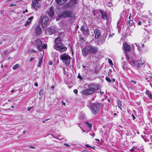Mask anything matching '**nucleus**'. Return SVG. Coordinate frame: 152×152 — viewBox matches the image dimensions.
I'll return each mask as SVG.
<instances>
[{
    "label": "nucleus",
    "mask_w": 152,
    "mask_h": 152,
    "mask_svg": "<svg viewBox=\"0 0 152 152\" xmlns=\"http://www.w3.org/2000/svg\"><path fill=\"white\" fill-rule=\"evenodd\" d=\"M77 2V0H71L66 4V7L68 8H72L75 6Z\"/></svg>",
    "instance_id": "423d86ee"
},
{
    "label": "nucleus",
    "mask_w": 152,
    "mask_h": 152,
    "mask_svg": "<svg viewBox=\"0 0 152 152\" xmlns=\"http://www.w3.org/2000/svg\"><path fill=\"white\" fill-rule=\"evenodd\" d=\"M28 12L27 10H26L25 11H24L23 12V13H25V12Z\"/></svg>",
    "instance_id": "a19ab883"
},
{
    "label": "nucleus",
    "mask_w": 152,
    "mask_h": 152,
    "mask_svg": "<svg viewBox=\"0 0 152 152\" xmlns=\"http://www.w3.org/2000/svg\"><path fill=\"white\" fill-rule=\"evenodd\" d=\"M106 80L108 82H110L111 81V80H110V79L108 77H107L106 78Z\"/></svg>",
    "instance_id": "2f4dec72"
},
{
    "label": "nucleus",
    "mask_w": 152,
    "mask_h": 152,
    "mask_svg": "<svg viewBox=\"0 0 152 152\" xmlns=\"http://www.w3.org/2000/svg\"><path fill=\"white\" fill-rule=\"evenodd\" d=\"M11 108H14V107L13 106H11Z\"/></svg>",
    "instance_id": "69168bd1"
},
{
    "label": "nucleus",
    "mask_w": 152,
    "mask_h": 152,
    "mask_svg": "<svg viewBox=\"0 0 152 152\" xmlns=\"http://www.w3.org/2000/svg\"><path fill=\"white\" fill-rule=\"evenodd\" d=\"M33 18L34 17L33 16H31V17L29 18L28 20L26 21V23L25 24V26H27L30 24L31 22V21L33 19Z\"/></svg>",
    "instance_id": "f3484780"
},
{
    "label": "nucleus",
    "mask_w": 152,
    "mask_h": 152,
    "mask_svg": "<svg viewBox=\"0 0 152 152\" xmlns=\"http://www.w3.org/2000/svg\"><path fill=\"white\" fill-rule=\"evenodd\" d=\"M34 85L35 86L37 87L38 86V84L37 83H34Z\"/></svg>",
    "instance_id": "49530a36"
},
{
    "label": "nucleus",
    "mask_w": 152,
    "mask_h": 152,
    "mask_svg": "<svg viewBox=\"0 0 152 152\" xmlns=\"http://www.w3.org/2000/svg\"><path fill=\"white\" fill-rule=\"evenodd\" d=\"M91 148H92L93 149H95V147L94 146H93V147H91Z\"/></svg>",
    "instance_id": "864d4df0"
},
{
    "label": "nucleus",
    "mask_w": 152,
    "mask_h": 152,
    "mask_svg": "<svg viewBox=\"0 0 152 152\" xmlns=\"http://www.w3.org/2000/svg\"><path fill=\"white\" fill-rule=\"evenodd\" d=\"M34 57H33L31 58H30V62L31 61L34 60Z\"/></svg>",
    "instance_id": "ea45409f"
},
{
    "label": "nucleus",
    "mask_w": 152,
    "mask_h": 152,
    "mask_svg": "<svg viewBox=\"0 0 152 152\" xmlns=\"http://www.w3.org/2000/svg\"><path fill=\"white\" fill-rule=\"evenodd\" d=\"M36 43L37 46H42V43L39 39H37L36 40Z\"/></svg>",
    "instance_id": "4be33fe9"
},
{
    "label": "nucleus",
    "mask_w": 152,
    "mask_h": 152,
    "mask_svg": "<svg viewBox=\"0 0 152 152\" xmlns=\"http://www.w3.org/2000/svg\"><path fill=\"white\" fill-rule=\"evenodd\" d=\"M131 81L134 83H136V82L132 80Z\"/></svg>",
    "instance_id": "3c124183"
},
{
    "label": "nucleus",
    "mask_w": 152,
    "mask_h": 152,
    "mask_svg": "<svg viewBox=\"0 0 152 152\" xmlns=\"http://www.w3.org/2000/svg\"><path fill=\"white\" fill-rule=\"evenodd\" d=\"M115 81V79H113V82H114Z\"/></svg>",
    "instance_id": "4d7b16f0"
},
{
    "label": "nucleus",
    "mask_w": 152,
    "mask_h": 152,
    "mask_svg": "<svg viewBox=\"0 0 152 152\" xmlns=\"http://www.w3.org/2000/svg\"><path fill=\"white\" fill-rule=\"evenodd\" d=\"M32 52H36L37 51L36 50H31Z\"/></svg>",
    "instance_id": "a18cd8bd"
},
{
    "label": "nucleus",
    "mask_w": 152,
    "mask_h": 152,
    "mask_svg": "<svg viewBox=\"0 0 152 152\" xmlns=\"http://www.w3.org/2000/svg\"><path fill=\"white\" fill-rule=\"evenodd\" d=\"M132 116L133 117V118L134 120V119L135 118V117L134 116V115H133V114L132 115Z\"/></svg>",
    "instance_id": "79ce46f5"
},
{
    "label": "nucleus",
    "mask_w": 152,
    "mask_h": 152,
    "mask_svg": "<svg viewBox=\"0 0 152 152\" xmlns=\"http://www.w3.org/2000/svg\"><path fill=\"white\" fill-rule=\"evenodd\" d=\"M48 16L50 17H52L54 15V9L53 7H50L49 11L48 12Z\"/></svg>",
    "instance_id": "2eb2a0df"
},
{
    "label": "nucleus",
    "mask_w": 152,
    "mask_h": 152,
    "mask_svg": "<svg viewBox=\"0 0 152 152\" xmlns=\"http://www.w3.org/2000/svg\"><path fill=\"white\" fill-rule=\"evenodd\" d=\"M48 20L49 18L47 16H44L41 18V22L42 28H45L46 27Z\"/></svg>",
    "instance_id": "39448f33"
},
{
    "label": "nucleus",
    "mask_w": 152,
    "mask_h": 152,
    "mask_svg": "<svg viewBox=\"0 0 152 152\" xmlns=\"http://www.w3.org/2000/svg\"><path fill=\"white\" fill-rule=\"evenodd\" d=\"M99 106L98 104H93L91 107V110L92 113L96 114L99 112Z\"/></svg>",
    "instance_id": "20e7f679"
},
{
    "label": "nucleus",
    "mask_w": 152,
    "mask_h": 152,
    "mask_svg": "<svg viewBox=\"0 0 152 152\" xmlns=\"http://www.w3.org/2000/svg\"><path fill=\"white\" fill-rule=\"evenodd\" d=\"M43 56H42L39 60V63L38 66L40 67L42 63Z\"/></svg>",
    "instance_id": "393cba45"
},
{
    "label": "nucleus",
    "mask_w": 152,
    "mask_h": 152,
    "mask_svg": "<svg viewBox=\"0 0 152 152\" xmlns=\"http://www.w3.org/2000/svg\"><path fill=\"white\" fill-rule=\"evenodd\" d=\"M81 30L82 31L83 33L85 35L87 36L88 34V31L87 30L85 29L83 26H82L81 28Z\"/></svg>",
    "instance_id": "6ab92c4d"
},
{
    "label": "nucleus",
    "mask_w": 152,
    "mask_h": 152,
    "mask_svg": "<svg viewBox=\"0 0 152 152\" xmlns=\"http://www.w3.org/2000/svg\"><path fill=\"white\" fill-rule=\"evenodd\" d=\"M58 17L61 18H65L66 17H70L73 18L75 17L73 13L71 11L66 10L62 11L58 13Z\"/></svg>",
    "instance_id": "f257e3e1"
},
{
    "label": "nucleus",
    "mask_w": 152,
    "mask_h": 152,
    "mask_svg": "<svg viewBox=\"0 0 152 152\" xmlns=\"http://www.w3.org/2000/svg\"><path fill=\"white\" fill-rule=\"evenodd\" d=\"M67 0H56V2L60 5H62L65 3Z\"/></svg>",
    "instance_id": "aec40b11"
},
{
    "label": "nucleus",
    "mask_w": 152,
    "mask_h": 152,
    "mask_svg": "<svg viewBox=\"0 0 152 152\" xmlns=\"http://www.w3.org/2000/svg\"><path fill=\"white\" fill-rule=\"evenodd\" d=\"M131 18V15H130L129 17V19H130Z\"/></svg>",
    "instance_id": "338daca9"
},
{
    "label": "nucleus",
    "mask_w": 152,
    "mask_h": 152,
    "mask_svg": "<svg viewBox=\"0 0 152 152\" xmlns=\"http://www.w3.org/2000/svg\"><path fill=\"white\" fill-rule=\"evenodd\" d=\"M62 104L64 106H66L65 103L64 102H62Z\"/></svg>",
    "instance_id": "09e8293b"
},
{
    "label": "nucleus",
    "mask_w": 152,
    "mask_h": 152,
    "mask_svg": "<svg viewBox=\"0 0 152 152\" xmlns=\"http://www.w3.org/2000/svg\"><path fill=\"white\" fill-rule=\"evenodd\" d=\"M118 107L121 110L122 108H121V102L119 100H118Z\"/></svg>",
    "instance_id": "b1692460"
},
{
    "label": "nucleus",
    "mask_w": 152,
    "mask_h": 152,
    "mask_svg": "<svg viewBox=\"0 0 152 152\" xmlns=\"http://www.w3.org/2000/svg\"><path fill=\"white\" fill-rule=\"evenodd\" d=\"M132 63L134 64L136 66H137V67H140V66L143 64L144 63V61H132Z\"/></svg>",
    "instance_id": "9b49d317"
},
{
    "label": "nucleus",
    "mask_w": 152,
    "mask_h": 152,
    "mask_svg": "<svg viewBox=\"0 0 152 152\" xmlns=\"http://www.w3.org/2000/svg\"><path fill=\"white\" fill-rule=\"evenodd\" d=\"M48 64L50 65H51L52 64V62L51 61H49L48 62Z\"/></svg>",
    "instance_id": "58836bf2"
},
{
    "label": "nucleus",
    "mask_w": 152,
    "mask_h": 152,
    "mask_svg": "<svg viewBox=\"0 0 152 152\" xmlns=\"http://www.w3.org/2000/svg\"><path fill=\"white\" fill-rule=\"evenodd\" d=\"M60 58L65 64L69 65L70 63V60L71 58L69 55L64 53L61 55Z\"/></svg>",
    "instance_id": "7ed1b4c3"
},
{
    "label": "nucleus",
    "mask_w": 152,
    "mask_h": 152,
    "mask_svg": "<svg viewBox=\"0 0 152 152\" xmlns=\"http://www.w3.org/2000/svg\"><path fill=\"white\" fill-rule=\"evenodd\" d=\"M30 147L31 148H35L33 146H30Z\"/></svg>",
    "instance_id": "de8ad7c7"
},
{
    "label": "nucleus",
    "mask_w": 152,
    "mask_h": 152,
    "mask_svg": "<svg viewBox=\"0 0 152 152\" xmlns=\"http://www.w3.org/2000/svg\"><path fill=\"white\" fill-rule=\"evenodd\" d=\"M32 108V107H29L27 109L28 110L30 111V110Z\"/></svg>",
    "instance_id": "c03bdc74"
},
{
    "label": "nucleus",
    "mask_w": 152,
    "mask_h": 152,
    "mask_svg": "<svg viewBox=\"0 0 152 152\" xmlns=\"http://www.w3.org/2000/svg\"><path fill=\"white\" fill-rule=\"evenodd\" d=\"M124 48V50L128 52H129L131 50V48L130 46L126 42H124L123 44Z\"/></svg>",
    "instance_id": "9d476101"
},
{
    "label": "nucleus",
    "mask_w": 152,
    "mask_h": 152,
    "mask_svg": "<svg viewBox=\"0 0 152 152\" xmlns=\"http://www.w3.org/2000/svg\"><path fill=\"white\" fill-rule=\"evenodd\" d=\"M10 5H11V6H14V5H14V4H10Z\"/></svg>",
    "instance_id": "6e6d98bb"
},
{
    "label": "nucleus",
    "mask_w": 152,
    "mask_h": 152,
    "mask_svg": "<svg viewBox=\"0 0 152 152\" xmlns=\"http://www.w3.org/2000/svg\"><path fill=\"white\" fill-rule=\"evenodd\" d=\"M94 73H97L99 71L96 68H95L94 69Z\"/></svg>",
    "instance_id": "7c9ffc66"
},
{
    "label": "nucleus",
    "mask_w": 152,
    "mask_h": 152,
    "mask_svg": "<svg viewBox=\"0 0 152 152\" xmlns=\"http://www.w3.org/2000/svg\"><path fill=\"white\" fill-rule=\"evenodd\" d=\"M42 48H43L45 49L47 47V45L46 44H44L43 45V46H42Z\"/></svg>",
    "instance_id": "473e14b6"
},
{
    "label": "nucleus",
    "mask_w": 152,
    "mask_h": 152,
    "mask_svg": "<svg viewBox=\"0 0 152 152\" xmlns=\"http://www.w3.org/2000/svg\"><path fill=\"white\" fill-rule=\"evenodd\" d=\"M54 48L56 50L59 51L61 52H63L67 50L66 48L64 46H62L61 45L59 47H56V45L53 46Z\"/></svg>",
    "instance_id": "0eeeda50"
},
{
    "label": "nucleus",
    "mask_w": 152,
    "mask_h": 152,
    "mask_svg": "<svg viewBox=\"0 0 152 152\" xmlns=\"http://www.w3.org/2000/svg\"><path fill=\"white\" fill-rule=\"evenodd\" d=\"M32 8H34V9H37L40 7V4L39 3L36 4H32Z\"/></svg>",
    "instance_id": "412c9836"
},
{
    "label": "nucleus",
    "mask_w": 152,
    "mask_h": 152,
    "mask_svg": "<svg viewBox=\"0 0 152 152\" xmlns=\"http://www.w3.org/2000/svg\"><path fill=\"white\" fill-rule=\"evenodd\" d=\"M100 12L102 15V18L104 19H107V15L105 12L102 10H100Z\"/></svg>",
    "instance_id": "a211bd4d"
},
{
    "label": "nucleus",
    "mask_w": 152,
    "mask_h": 152,
    "mask_svg": "<svg viewBox=\"0 0 152 152\" xmlns=\"http://www.w3.org/2000/svg\"><path fill=\"white\" fill-rule=\"evenodd\" d=\"M86 146L87 147H91L88 145V144L86 145Z\"/></svg>",
    "instance_id": "8fccbe9b"
},
{
    "label": "nucleus",
    "mask_w": 152,
    "mask_h": 152,
    "mask_svg": "<svg viewBox=\"0 0 152 152\" xmlns=\"http://www.w3.org/2000/svg\"><path fill=\"white\" fill-rule=\"evenodd\" d=\"M35 33L38 35H39L41 33L42 30L40 27L39 26H36L35 28Z\"/></svg>",
    "instance_id": "ddd939ff"
},
{
    "label": "nucleus",
    "mask_w": 152,
    "mask_h": 152,
    "mask_svg": "<svg viewBox=\"0 0 152 152\" xmlns=\"http://www.w3.org/2000/svg\"><path fill=\"white\" fill-rule=\"evenodd\" d=\"M61 39H60L59 38H57L55 39V43L56 47H59L60 46L62 45L61 42Z\"/></svg>",
    "instance_id": "f8f14e48"
},
{
    "label": "nucleus",
    "mask_w": 152,
    "mask_h": 152,
    "mask_svg": "<svg viewBox=\"0 0 152 152\" xmlns=\"http://www.w3.org/2000/svg\"><path fill=\"white\" fill-rule=\"evenodd\" d=\"M19 67V64H17L15 65H14L13 67V69H16Z\"/></svg>",
    "instance_id": "a878e982"
},
{
    "label": "nucleus",
    "mask_w": 152,
    "mask_h": 152,
    "mask_svg": "<svg viewBox=\"0 0 152 152\" xmlns=\"http://www.w3.org/2000/svg\"><path fill=\"white\" fill-rule=\"evenodd\" d=\"M100 92L101 94H102L104 93V92H102L101 91H100Z\"/></svg>",
    "instance_id": "603ef678"
},
{
    "label": "nucleus",
    "mask_w": 152,
    "mask_h": 152,
    "mask_svg": "<svg viewBox=\"0 0 152 152\" xmlns=\"http://www.w3.org/2000/svg\"><path fill=\"white\" fill-rule=\"evenodd\" d=\"M95 90V87L92 84L89 86L87 89L84 90L83 93L85 95H88L94 93Z\"/></svg>",
    "instance_id": "f03ea898"
},
{
    "label": "nucleus",
    "mask_w": 152,
    "mask_h": 152,
    "mask_svg": "<svg viewBox=\"0 0 152 152\" xmlns=\"http://www.w3.org/2000/svg\"><path fill=\"white\" fill-rule=\"evenodd\" d=\"M64 37V33L63 32L60 33L58 35V37L57 38H59L60 39L63 38Z\"/></svg>",
    "instance_id": "5701e85b"
},
{
    "label": "nucleus",
    "mask_w": 152,
    "mask_h": 152,
    "mask_svg": "<svg viewBox=\"0 0 152 152\" xmlns=\"http://www.w3.org/2000/svg\"><path fill=\"white\" fill-rule=\"evenodd\" d=\"M94 33L95 34V37L96 39H98L101 35L100 31L97 29H96L94 30Z\"/></svg>",
    "instance_id": "4468645a"
},
{
    "label": "nucleus",
    "mask_w": 152,
    "mask_h": 152,
    "mask_svg": "<svg viewBox=\"0 0 152 152\" xmlns=\"http://www.w3.org/2000/svg\"><path fill=\"white\" fill-rule=\"evenodd\" d=\"M88 126L89 128H91V124H88Z\"/></svg>",
    "instance_id": "4c0bfd02"
},
{
    "label": "nucleus",
    "mask_w": 152,
    "mask_h": 152,
    "mask_svg": "<svg viewBox=\"0 0 152 152\" xmlns=\"http://www.w3.org/2000/svg\"><path fill=\"white\" fill-rule=\"evenodd\" d=\"M134 148H132L131 149V151H134Z\"/></svg>",
    "instance_id": "680f3d73"
},
{
    "label": "nucleus",
    "mask_w": 152,
    "mask_h": 152,
    "mask_svg": "<svg viewBox=\"0 0 152 152\" xmlns=\"http://www.w3.org/2000/svg\"><path fill=\"white\" fill-rule=\"evenodd\" d=\"M78 78H79V79H81V80H82V77L81 76V75H80V74H79L78 75Z\"/></svg>",
    "instance_id": "c9c22d12"
},
{
    "label": "nucleus",
    "mask_w": 152,
    "mask_h": 152,
    "mask_svg": "<svg viewBox=\"0 0 152 152\" xmlns=\"http://www.w3.org/2000/svg\"><path fill=\"white\" fill-rule=\"evenodd\" d=\"M146 93L150 98L152 99V95L150 94V92L149 91H147Z\"/></svg>",
    "instance_id": "cd10ccee"
},
{
    "label": "nucleus",
    "mask_w": 152,
    "mask_h": 152,
    "mask_svg": "<svg viewBox=\"0 0 152 152\" xmlns=\"http://www.w3.org/2000/svg\"><path fill=\"white\" fill-rule=\"evenodd\" d=\"M133 21L132 20H129L127 23V24L129 26L130 25L132 24L133 23Z\"/></svg>",
    "instance_id": "c85d7f7f"
},
{
    "label": "nucleus",
    "mask_w": 152,
    "mask_h": 152,
    "mask_svg": "<svg viewBox=\"0 0 152 152\" xmlns=\"http://www.w3.org/2000/svg\"><path fill=\"white\" fill-rule=\"evenodd\" d=\"M108 61L109 63H110L111 65H113V63L112 61L110 59H109Z\"/></svg>",
    "instance_id": "72a5a7b5"
},
{
    "label": "nucleus",
    "mask_w": 152,
    "mask_h": 152,
    "mask_svg": "<svg viewBox=\"0 0 152 152\" xmlns=\"http://www.w3.org/2000/svg\"><path fill=\"white\" fill-rule=\"evenodd\" d=\"M65 145L68 146H69L67 144H64Z\"/></svg>",
    "instance_id": "052dcab7"
},
{
    "label": "nucleus",
    "mask_w": 152,
    "mask_h": 152,
    "mask_svg": "<svg viewBox=\"0 0 152 152\" xmlns=\"http://www.w3.org/2000/svg\"><path fill=\"white\" fill-rule=\"evenodd\" d=\"M142 47H144V44H142Z\"/></svg>",
    "instance_id": "e2e57ef3"
},
{
    "label": "nucleus",
    "mask_w": 152,
    "mask_h": 152,
    "mask_svg": "<svg viewBox=\"0 0 152 152\" xmlns=\"http://www.w3.org/2000/svg\"><path fill=\"white\" fill-rule=\"evenodd\" d=\"M99 86L97 87V90H98V89H99Z\"/></svg>",
    "instance_id": "13d9d810"
},
{
    "label": "nucleus",
    "mask_w": 152,
    "mask_h": 152,
    "mask_svg": "<svg viewBox=\"0 0 152 152\" xmlns=\"http://www.w3.org/2000/svg\"><path fill=\"white\" fill-rule=\"evenodd\" d=\"M44 91L42 90H41L39 92V94L40 96H42L43 95Z\"/></svg>",
    "instance_id": "bb28decb"
},
{
    "label": "nucleus",
    "mask_w": 152,
    "mask_h": 152,
    "mask_svg": "<svg viewBox=\"0 0 152 152\" xmlns=\"http://www.w3.org/2000/svg\"><path fill=\"white\" fill-rule=\"evenodd\" d=\"M123 64H124L123 65V68L124 69L126 66H125V65H124V64H126V62H124L123 63Z\"/></svg>",
    "instance_id": "f704fd0d"
},
{
    "label": "nucleus",
    "mask_w": 152,
    "mask_h": 152,
    "mask_svg": "<svg viewBox=\"0 0 152 152\" xmlns=\"http://www.w3.org/2000/svg\"><path fill=\"white\" fill-rule=\"evenodd\" d=\"M89 50V53H95L98 50V48L96 47L93 46L91 45H88Z\"/></svg>",
    "instance_id": "6e6552de"
},
{
    "label": "nucleus",
    "mask_w": 152,
    "mask_h": 152,
    "mask_svg": "<svg viewBox=\"0 0 152 152\" xmlns=\"http://www.w3.org/2000/svg\"><path fill=\"white\" fill-rule=\"evenodd\" d=\"M26 132V131H24L23 132V134H24Z\"/></svg>",
    "instance_id": "0e129e2a"
},
{
    "label": "nucleus",
    "mask_w": 152,
    "mask_h": 152,
    "mask_svg": "<svg viewBox=\"0 0 152 152\" xmlns=\"http://www.w3.org/2000/svg\"><path fill=\"white\" fill-rule=\"evenodd\" d=\"M14 91V90H12L11 91V92H13Z\"/></svg>",
    "instance_id": "bf43d9fd"
},
{
    "label": "nucleus",
    "mask_w": 152,
    "mask_h": 152,
    "mask_svg": "<svg viewBox=\"0 0 152 152\" xmlns=\"http://www.w3.org/2000/svg\"><path fill=\"white\" fill-rule=\"evenodd\" d=\"M53 32V30L52 27L47 28L45 30V34L47 35H51Z\"/></svg>",
    "instance_id": "dca6fc26"
},
{
    "label": "nucleus",
    "mask_w": 152,
    "mask_h": 152,
    "mask_svg": "<svg viewBox=\"0 0 152 152\" xmlns=\"http://www.w3.org/2000/svg\"><path fill=\"white\" fill-rule=\"evenodd\" d=\"M73 91L75 94H77V89H74Z\"/></svg>",
    "instance_id": "e433bc0d"
},
{
    "label": "nucleus",
    "mask_w": 152,
    "mask_h": 152,
    "mask_svg": "<svg viewBox=\"0 0 152 152\" xmlns=\"http://www.w3.org/2000/svg\"><path fill=\"white\" fill-rule=\"evenodd\" d=\"M38 50L39 51H42V46H37Z\"/></svg>",
    "instance_id": "c756f323"
},
{
    "label": "nucleus",
    "mask_w": 152,
    "mask_h": 152,
    "mask_svg": "<svg viewBox=\"0 0 152 152\" xmlns=\"http://www.w3.org/2000/svg\"><path fill=\"white\" fill-rule=\"evenodd\" d=\"M89 53V50L88 46L84 47L82 49V55L84 56H86L88 53Z\"/></svg>",
    "instance_id": "1a4fd4ad"
},
{
    "label": "nucleus",
    "mask_w": 152,
    "mask_h": 152,
    "mask_svg": "<svg viewBox=\"0 0 152 152\" xmlns=\"http://www.w3.org/2000/svg\"><path fill=\"white\" fill-rule=\"evenodd\" d=\"M83 152H88V151H87L86 150H84Z\"/></svg>",
    "instance_id": "5fc2aeb1"
},
{
    "label": "nucleus",
    "mask_w": 152,
    "mask_h": 152,
    "mask_svg": "<svg viewBox=\"0 0 152 152\" xmlns=\"http://www.w3.org/2000/svg\"><path fill=\"white\" fill-rule=\"evenodd\" d=\"M54 86H52V87H51V88H54Z\"/></svg>",
    "instance_id": "774afa93"
},
{
    "label": "nucleus",
    "mask_w": 152,
    "mask_h": 152,
    "mask_svg": "<svg viewBox=\"0 0 152 152\" xmlns=\"http://www.w3.org/2000/svg\"><path fill=\"white\" fill-rule=\"evenodd\" d=\"M141 23H142V22L140 21H139L138 22V24L139 25H141Z\"/></svg>",
    "instance_id": "37998d69"
}]
</instances>
